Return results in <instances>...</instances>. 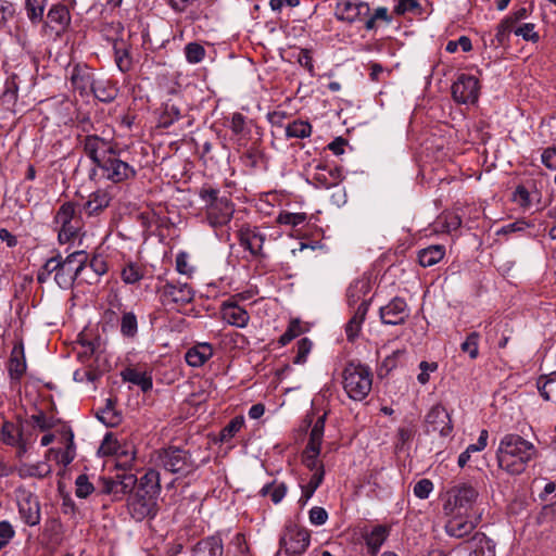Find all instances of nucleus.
<instances>
[{
    "label": "nucleus",
    "instance_id": "f257e3e1",
    "mask_svg": "<svg viewBox=\"0 0 556 556\" xmlns=\"http://www.w3.org/2000/svg\"><path fill=\"white\" fill-rule=\"evenodd\" d=\"M539 451L535 445L516 433L505 434L496 451L498 467L509 475H521L528 464L535 459Z\"/></svg>",
    "mask_w": 556,
    "mask_h": 556
},
{
    "label": "nucleus",
    "instance_id": "f03ea898",
    "mask_svg": "<svg viewBox=\"0 0 556 556\" xmlns=\"http://www.w3.org/2000/svg\"><path fill=\"white\" fill-rule=\"evenodd\" d=\"M160 473L153 469L147 471L127 497V510L136 521L152 519L156 516L160 494Z\"/></svg>",
    "mask_w": 556,
    "mask_h": 556
},
{
    "label": "nucleus",
    "instance_id": "7ed1b4c3",
    "mask_svg": "<svg viewBox=\"0 0 556 556\" xmlns=\"http://www.w3.org/2000/svg\"><path fill=\"white\" fill-rule=\"evenodd\" d=\"M87 261L88 255L85 251H75L65 258L58 254L47 260L40 267L37 273V281L45 283L53 274V280L60 288L70 289L85 268Z\"/></svg>",
    "mask_w": 556,
    "mask_h": 556
},
{
    "label": "nucleus",
    "instance_id": "20e7f679",
    "mask_svg": "<svg viewBox=\"0 0 556 556\" xmlns=\"http://www.w3.org/2000/svg\"><path fill=\"white\" fill-rule=\"evenodd\" d=\"M199 197L204 202L206 220L210 226L223 227L231 220L235 205L229 197L220 195L218 189L210 186H203L199 191Z\"/></svg>",
    "mask_w": 556,
    "mask_h": 556
},
{
    "label": "nucleus",
    "instance_id": "39448f33",
    "mask_svg": "<svg viewBox=\"0 0 556 556\" xmlns=\"http://www.w3.org/2000/svg\"><path fill=\"white\" fill-rule=\"evenodd\" d=\"M342 386L351 400H365L372 388L371 369L358 362H349L342 371Z\"/></svg>",
    "mask_w": 556,
    "mask_h": 556
},
{
    "label": "nucleus",
    "instance_id": "423d86ee",
    "mask_svg": "<svg viewBox=\"0 0 556 556\" xmlns=\"http://www.w3.org/2000/svg\"><path fill=\"white\" fill-rule=\"evenodd\" d=\"M156 465L165 471L186 478L199 469L192 454L178 446H168L157 451Z\"/></svg>",
    "mask_w": 556,
    "mask_h": 556
},
{
    "label": "nucleus",
    "instance_id": "0eeeda50",
    "mask_svg": "<svg viewBox=\"0 0 556 556\" xmlns=\"http://www.w3.org/2000/svg\"><path fill=\"white\" fill-rule=\"evenodd\" d=\"M53 225L58 231V240L65 244L79 236L84 228L81 211L72 201L60 205L53 217Z\"/></svg>",
    "mask_w": 556,
    "mask_h": 556
},
{
    "label": "nucleus",
    "instance_id": "6e6552de",
    "mask_svg": "<svg viewBox=\"0 0 556 556\" xmlns=\"http://www.w3.org/2000/svg\"><path fill=\"white\" fill-rule=\"evenodd\" d=\"M122 150L118 146L96 165L102 173V177L113 184H122L137 176V170L128 162L121 157Z\"/></svg>",
    "mask_w": 556,
    "mask_h": 556
},
{
    "label": "nucleus",
    "instance_id": "1a4fd4ad",
    "mask_svg": "<svg viewBox=\"0 0 556 556\" xmlns=\"http://www.w3.org/2000/svg\"><path fill=\"white\" fill-rule=\"evenodd\" d=\"M309 543V531L295 523L287 525L279 540L280 548L283 549L286 554L292 556H299L305 553Z\"/></svg>",
    "mask_w": 556,
    "mask_h": 556
},
{
    "label": "nucleus",
    "instance_id": "9d476101",
    "mask_svg": "<svg viewBox=\"0 0 556 556\" xmlns=\"http://www.w3.org/2000/svg\"><path fill=\"white\" fill-rule=\"evenodd\" d=\"M479 496L478 490L470 483H459L447 491V501L444 509L448 514H455L456 510L467 511L472 508Z\"/></svg>",
    "mask_w": 556,
    "mask_h": 556
},
{
    "label": "nucleus",
    "instance_id": "9b49d317",
    "mask_svg": "<svg viewBox=\"0 0 556 556\" xmlns=\"http://www.w3.org/2000/svg\"><path fill=\"white\" fill-rule=\"evenodd\" d=\"M134 473H118L114 478L102 477L99 479L100 493L111 495L112 501H122L126 494H130L138 483Z\"/></svg>",
    "mask_w": 556,
    "mask_h": 556
},
{
    "label": "nucleus",
    "instance_id": "f8f14e48",
    "mask_svg": "<svg viewBox=\"0 0 556 556\" xmlns=\"http://www.w3.org/2000/svg\"><path fill=\"white\" fill-rule=\"evenodd\" d=\"M78 140L83 146L86 155L94 165H97L102 157H105L113 149H115L116 146H118V143L112 138L100 136L98 134L85 136L79 135Z\"/></svg>",
    "mask_w": 556,
    "mask_h": 556
},
{
    "label": "nucleus",
    "instance_id": "ddd939ff",
    "mask_svg": "<svg viewBox=\"0 0 556 556\" xmlns=\"http://www.w3.org/2000/svg\"><path fill=\"white\" fill-rule=\"evenodd\" d=\"M160 300L163 304L186 305L192 302L194 291L187 282L166 281L157 288Z\"/></svg>",
    "mask_w": 556,
    "mask_h": 556
},
{
    "label": "nucleus",
    "instance_id": "4468645a",
    "mask_svg": "<svg viewBox=\"0 0 556 556\" xmlns=\"http://www.w3.org/2000/svg\"><path fill=\"white\" fill-rule=\"evenodd\" d=\"M72 15L63 3H54L50 7L43 22V29L56 37L63 36L70 28Z\"/></svg>",
    "mask_w": 556,
    "mask_h": 556
},
{
    "label": "nucleus",
    "instance_id": "2eb2a0df",
    "mask_svg": "<svg viewBox=\"0 0 556 556\" xmlns=\"http://www.w3.org/2000/svg\"><path fill=\"white\" fill-rule=\"evenodd\" d=\"M479 92V80L472 75L460 74L452 85V97L457 103H475L478 101Z\"/></svg>",
    "mask_w": 556,
    "mask_h": 556
},
{
    "label": "nucleus",
    "instance_id": "dca6fc26",
    "mask_svg": "<svg viewBox=\"0 0 556 556\" xmlns=\"http://www.w3.org/2000/svg\"><path fill=\"white\" fill-rule=\"evenodd\" d=\"M369 12V4L361 0H337L334 8V16L349 24L363 22Z\"/></svg>",
    "mask_w": 556,
    "mask_h": 556
},
{
    "label": "nucleus",
    "instance_id": "f3484780",
    "mask_svg": "<svg viewBox=\"0 0 556 556\" xmlns=\"http://www.w3.org/2000/svg\"><path fill=\"white\" fill-rule=\"evenodd\" d=\"M17 506L20 516L26 525L30 527L39 525L41 519L40 504L35 494L23 491Z\"/></svg>",
    "mask_w": 556,
    "mask_h": 556
},
{
    "label": "nucleus",
    "instance_id": "a211bd4d",
    "mask_svg": "<svg viewBox=\"0 0 556 556\" xmlns=\"http://www.w3.org/2000/svg\"><path fill=\"white\" fill-rule=\"evenodd\" d=\"M428 431L439 432L440 435L446 437L452 430L451 417L444 406L438 404L431 407L426 416Z\"/></svg>",
    "mask_w": 556,
    "mask_h": 556
},
{
    "label": "nucleus",
    "instance_id": "6ab92c4d",
    "mask_svg": "<svg viewBox=\"0 0 556 556\" xmlns=\"http://www.w3.org/2000/svg\"><path fill=\"white\" fill-rule=\"evenodd\" d=\"M380 318L387 325H401L408 317L407 304L404 299L394 298L387 305L380 307Z\"/></svg>",
    "mask_w": 556,
    "mask_h": 556
},
{
    "label": "nucleus",
    "instance_id": "aec40b11",
    "mask_svg": "<svg viewBox=\"0 0 556 556\" xmlns=\"http://www.w3.org/2000/svg\"><path fill=\"white\" fill-rule=\"evenodd\" d=\"M220 314L223 320L237 328L247 327L250 320L249 313L237 303V300H227L223 302Z\"/></svg>",
    "mask_w": 556,
    "mask_h": 556
},
{
    "label": "nucleus",
    "instance_id": "412c9836",
    "mask_svg": "<svg viewBox=\"0 0 556 556\" xmlns=\"http://www.w3.org/2000/svg\"><path fill=\"white\" fill-rule=\"evenodd\" d=\"M342 180L343 172L338 166L317 165L313 174V181L318 188L329 189L337 187Z\"/></svg>",
    "mask_w": 556,
    "mask_h": 556
},
{
    "label": "nucleus",
    "instance_id": "4be33fe9",
    "mask_svg": "<svg viewBox=\"0 0 556 556\" xmlns=\"http://www.w3.org/2000/svg\"><path fill=\"white\" fill-rule=\"evenodd\" d=\"M370 292V282L367 278H359L350 283L346 290V303L349 307H357L363 302L371 304V298H368Z\"/></svg>",
    "mask_w": 556,
    "mask_h": 556
},
{
    "label": "nucleus",
    "instance_id": "5701e85b",
    "mask_svg": "<svg viewBox=\"0 0 556 556\" xmlns=\"http://www.w3.org/2000/svg\"><path fill=\"white\" fill-rule=\"evenodd\" d=\"M264 241L265 236L256 227L244 226L239 230L240 245L253 256L261 255Z\"/></svg>",
    "mask_w": 556,
    "mask_h": 556
},
{
    "label": "nucleus",
    "instance_id": "b1692460",
    "mask_svg": "<svg viewBox=\"0 0 556 556\" xmlns=\"http://www.w3.org/2000/svg\"><path fill=\"white\" fill-rule=\"evenodd\" d=\"M112 197L108 190L98 189L90 193L80 211L89 217L98 216L110 205Z\"/></svg>",
    "mask_w": 556,
    "mask_h": 556
},
{
    "label": "nucleus",
    "instance_id": "393cba45",
    "mask_svg": "<svg viewBox=\"0 0 556 556\" xmlns=\"http://www.w3.org/2000/svg\"><path fill=\"white\" fill-rule=\"evenodd\" d=\"M26 359L23 342H17L10 354L8 362V372L11 380L20 381L26 372Z\"/></svg>",
    "mask_w": 556,
    "mask_h": 556
},
{
    "label": "nucleus",
    "instance_id": "a878e982",
    "mask_svg": "<svg viewBox=\"0 0 556 556\" xmlns=\"http://www.w3.org/2000/svg\"><path fill=\"white\" fill-rule=\"evenodd\" d=\"M71 83L73 87L85 94L91 90L94 83L93 74L87 65L76 64L71 71Z\"/></svg>",
    "mask_w": 556,
    "mask_h": 556
},
{
    "label": "nucleus",
    "instance_id": "bb28decb",
    "mask_svg": "<svg viewBox=\"0 0 556 556\" xmlns=\"http://www.w3.org/2000/svg\"><path fill=\"white\" fill-rule=\"evenodd\" d=\"M367 312L368 304L366 302H363V304H359L355 308L353 316L345 325V334L348 341L353 342L359 336L362 325L366 318Z\"/></svg>",
    "mask_w": 556,
    "mask_h": 556
},
{
    "label": "nucleus",
    "instance_id": "cd10ccee",
    "mask_svg": "<svg viewBox=\"0 0 556 556\" xmlns=\"http://www.w3.org/2000/svg\"><path fill=\"white\" fill-rule=\"evenodd\" d=\"M213 356V346L210 343H199L190 348L185 359L189 366L201 367Z\"/></svg>",
    "mask_w": 556,
    "mask_h": 556
},
{
    "label": "nucleus",
    "instance_id": "c85d7f7f",
    "mask_svg": "<svg viewBox=\"0 0 556 556\" xmlns=\"http://www.w3.org/2000/svg\"><path fill=\"white\" fill-rule=\"evenodd\" d=\"M28 433L24 432L23 422L14 424L12 421H4L0 430V440L7 445H14Z\"/></svg>",
    "mask_w": 556,
    "mask_h": 556
},
{
    "label": "nucleus",
    "instance_id": "c756f323",
    "mask_svg": "<svg viewBox=\"0 0 556 556\" xmlns=\"http://www.w3.org/2000/svg\"><path fill=\"white\" fill-rule=\"evenodd\" d=\"M51 466L47 462H39L37 464H22L16 468L20 478H39L42 479L51 473Z\"/></svg>",
    "mask_w": 556,
    "mask_h": 556
},
{
    "label": "nucleus",
    "instance_id": "7c9ffc66",
    "mask_svg": "<svg viewBox=\"0 0 556 556\" xmlns=\"http://www.w3.org/2000/svg\"><path fill=\"white\" fill-rule=\"evenodd\" d=\"M90 91L101 102H111L117 97V89L109 79H96Z\"/></svg>",
    "mask_w": 556,
    "mask_h": 556
},
{
    "label": "nucleus",
    "instance_id": "2f4dec72",
    "mask_svg": "<svg viewBox=\"0 0 556 556\" xmlns=\"http://www.w3.org/2000/svg\"><path fill=\"white\" fill-rule=\"evenodd\" d=\"M114 61L122 73H127L132 67V58L129 49L123 40H115L113 43Z\"/></svg>",
    "mask_w": 556,
    "mask_h": 556
},
{
    "label": "nucleus",
    "instance_id": "473e14b6",
    "mask_svg": "<svg viewBox=\"0 0 556 556\" xmlns=\"http://www.w3.org/2000/svg\"><path fill=\"white\" fill-rule=\"evenodd\" d=\"M124 381L138 386L143 392L152 389V377L146 371H140L136 368H126L122 371Z\"/></svg>",
    "mask_w": 556,
    "mask_h": 556
},
{
    "label": "nucleus",
    "instance_id": "72a5a7b5",
    "mask_svg": "<svg viewBox=\"0 0 556 556\" xmlns=\"http://www.w3.org/2000/svg\"><path fill=\"white\" fill-rule=\"evenodd\" d=\"M444 245H430L418 252V262L422 267H431L438 264L444 257Z\"/></svg>",
    "mask_w": 556,
    "mask_h": 556
},
{
    "label": "nucleus",
    "instance_id": "f704fd0d",
    "mask_svg": "<svg viewBox=\"0 0 556 556\" xmlns=\"http://www.w3.org/2000/svg\"><path fill=\"white\" fill-rule=\"evenodd\" d=\"M475 526L471 521L465 520L462 517H453L445 526V531L448 535L455 538H464L473 530Z\"/></svg>",
    "mask_w": 556,
    "mask_h": 556
},
{
    "label": "nucleus",
    "instance_id": "c9c22d12",
    "mask_svg": "<svg viewBox=\"0 0 556 556\" xmlns=\"http://www.w3.org/2000/svg\"><path fill=\"white\" fill-rule=\"evenodd\" d=\"M228 127L237 140L247 139L251 131L247 117L239 112L231 115Z\"/></svg>",
    "mask_w": 556,
    "mask_h": 556
},
{
    "label": "nucleus",
    "instance_id": "e433bc0d",
    "mask_svg": "<svg viewBox=\"0 0 556 556\" xmlns=\"http://www.w3.org/2000/svg\"><path fill=\"white\" fill-rule=\"evenodd\" d=\"M388 536V530L383 526L375 527L366 536L368 552L376 555Z\"/></svg>",
    "mask_w": 556,
    "mask_h": 556
},
{
    "label": "nucleus",
    "instance_id": "4c0bfd02",
    "mask_svg": "<svg viewBox=\"0 0 556 556\" xmlns=\"http://www.w3.org/2000/svg\"><path fill=\"white\" fill-rule=\"evenodd\" d=\"M24 4L27 18L33 25L43 22L47 0H25Z\"/></svg>",
    "mask_w": 556,
    "mask_h": 556
},
{
    "label": "nucleus",
    "instance_id": "58836bf2",
    "mask_svg": "<svg viewBox=\"0 0 556 556\" xmlns=\"http://www.w3.org/2000/svg\"><path fill=\"white\" fill-rule=\"evenodd\" d=\"M180 117L181 112L179 105L172 101H167L163 105V110L159 118V126L162 128H168Z\"/></svg>",
    "mask_w": 556,
    "mask_h": 556
},
{
    "label": "nucleus",
    "instance_id": "ea45409f",
    "mask_svg": "<svg viewBox=\"0 0 556 556\" xmlns=\"http://www.w3.org/2000/svg\"><path fill=\"white\" fill-rule=\"evenodd\" d=\"M287 490L288 488L285 482H278L275 480L270 483L265 484L260 490V494L262 496H269L274 504H278L286 496Z\"/></svg>",
    "mask_w": 556,
    "mask_h": 556
},
{
    "label": "nucleus",
    "instance_id": "a19ab883",
    "mask_svg": "<svg viewBox=\"0 0 556 556\" xmlns=\"http://www.w3.org/2000/svg\"><path fill=\"white\" fill-rule=\"evenodd\" d=\"M476 547L470 552L469 556H494L495 544L484 534H476L472 538Z\"/></svg>",
    "mask_w": 556,
    "mask_h": 556
},
{
    "label": "nucleus",
    "instance_id": "79ce46f5",
    "mask_svg": "<svg viewBox=\"0 0 556 556\" xmlns=\"http://www.w3.org/2000/svg\"><path fill=\"white\" fill-rule=\"evenodd\" d=\"M200 551H205L208 556H223L224 545L223 540L218 534L211 535L197 544Z\"/></svg>",
    "mask_w": 556,
    "mask_h": 556
},
{
    "label": "nucleus",
    "instance_id": "37998d69",
    "mask_svg": "<svg viewBox=\"0 0 556 556\" xmlns=\"http://www.w3.org/2000/svg\"><path fill=\"white\" fill-rule=\"evenodd\" d=\"M320 454V446L307 444L303 454V464L311 471H316L317 469H324V465L318 460V456Z\"/></svg>",
    "mask_w": 556,
    "mask_h": 556
},
{
    "label": "nucleus",
    "instance_id": "c03bdc74",
    "mask_svg": "<svg viewBox=\"0 0 556 556\" xmlns=\"http://www.w3.org/2000/svg\"><path fill=\"white\" fill-rule=\"evenodd\" d=\"M312 134V125L306 121H294L286 127L287 138H300L304 139L309 137Z\"/></svg>",
    "mask_w": 556,
    "mask_h": 556
},
{
    "label": "nucleus",
    "instance_id": "a18cd8bd",
    "mask_svg": "<svg viewBox=\"0 0 556 556\" xmlns=\"http://www.w3.org/2000/svg\"><path fill=\"white\" fill-rule=\"evenodd\" d=\"M379 21L384 22L386 24H390L392 22V16L389 14L386 7L377 8L372 14L369 13V16L364 20L365 28L367 30L375 29Z\"/></svg>",
    "mask_w": 556,
    "mask_h": 556
},
{
    "label": "nucleus",
    "instance_id": "49530a36",
    "mask_svg": "<svg viewBox=\"0 0 556 556\" xmlns=\"http://www.w3.org/2000/svg\"><path fill=\"white\" fill-rule=\"evenodd\" d=\"M138 332V320L132 312H126L121 319V333L127 338H134Z\"/></svg>",
    "mask_w": 556,
    "mask_h": 556
},
{
    "label": "nucleus",
    "instance_id": "de8ad7c7",
    "mask_svg": "<svg viewBox=\"0 0 556 556\" xmlns=\"http://www.w3.org/2000/svg\"><path fill=\"white\" fill-rule=\"evenodd\" d=\"M514 34L532 43L540 41V35L536 31V25L534 23H523L518 26L516 25L514 27Z\"/></svg>",
    "mask_w": 556,
    "mask_h": 556
},
{
    "label": "nucleus",
    "instance_id": "09e8293b",
    "mask_svg": "<svg viewBox=\"0 0 556 556\" xmlns=\"http://www.w3.org/2000/svg\"><path fill=\"white\" fill-rule=\"evenodd\" d=\"M244 418L243 416H236L232 418L228 425H226L220 431V441L228 442L231 440L243 427Z\"/></svg>",
    "mask_w": 556,
    "mask_h": 556
},
{
    "label": "nucleus",
    "instance_id": "8fccbe9b",
    "mask_svg": "<svg viewBox=\"0 0 556 556\" xmlns=\"http://www.w3.org/2000/svg\"><path fill=\"white\" fill-rule=\"evenodd\" d=\"M122 279L127 285H134L143 278V270L136 263H128L122 270Z\"/></svg>",
    "mask_w": 556,
    "mask_h": 556
},
{
    "label": "nucleus",
    "instance_id": "3c124183",
    "mask_svg": "<svg viewBox=\"0 0 556 556\" xmlns=\"http://www.w3.org/2000/svg\"><path fill=\"white\" fill-rule=\"evenodd\" d=\"M206 51L204 47L198 42H189L185 47L186 60L190 64H197L203 61Z\"/></svg>",
    "mask_w": 556,
    "mask_h": 556
},
{
    "label": "nucleus",
    "instance_id": "603ef678",
    "mask_svg": "<svg viewBox=\"0 0 556 556\" xmlns=\"http://www.w3.org/2000/svg\"><path fill=\"white\" fill-rule=\"evenodd\" d=\"M479 340L480 334L476 331H472L460 344V350L464 353H467L471 359H476L479 356Z\"/></svg>",
    "mask_w": 556,
    "mask_h": 556
},
{
    "label": "nucleus",
    "instance_id": "864d4df0",
    "mask_svg": "<svg viewBox=\"0 0 556 556\" xmlns=\"http://www.w3.org/2000/svg\"><path fill=\"white\" fill-rule=\"evenodd\" d=\"M327 413H324L321 416H319L316 421L314 422L311 433H309V440L307 444L312 445H321L323 438H324V431H325V422H326Z\"/></svg>",
    "mask_w": 556,
    "mask_h": 556
},
{
    "label": "nucleus",
    "instance_id": "5fc2aeb1",
    "mask_svg": "<svg viewBox=\"0 0 556 556\" xmlns=\"http://www.w3.org/2000/svg\"><path fill=\"white\" fill-rule=\"evenodd\" d=\"M98 419L106 427H116L121 420V415L114 407H103L97 413Z\"/></svg>",
    "mask_w": 556,
    "mask_h": 556
},
{
    "label": "nucleus",
    "instance_id": "6e6d98bb",
    "mask_svg": "<svg viewBox=\"0 0 556 556\" xmlns=\"http://www.w3.org/2000/svg\"><path fill=\"white\" fill-rule=\"evenodd\" d=\"M302 331L303 329L300 320L293 319L289 323L287 330L280 336L278 343L281 346H285L288 343H290L293 339L299 337L302 333Z\"/></svg>",
    "mask_w": 556,
    "mask_h": 556
},
{
    "label": "nucleus",
    "instance_id": "4d7b16f0",
    "mask_svg": "<svg viewBox=\"0 0 556 556\" xmlns=\"http://www.w3.org/2000/svg\"><path fill=\"white\" fill-rule=\"evenodd\" d=\"M75 486V494L79 498H86L94 491L93 484L89 481L86 475H79L76 478Z\"/></svg>",
    "mask_w": 556,
    "mask_h": 556
},
{
    "label": "nucleus",
    "instance_id": "13d9d810",
    "mask_svg": "<svg viewBox=\"0 0 556 556\" xmlns=\"http://www.w3.org/2000/svg\"><path fill=\"white\" fill-rule=\"evenodd\" d=\"M306 218L307 216L305 213L281 212L277 217V222L280 225H289L292 227H296L299 225H302L306 220Z\"/></svg>",
    "mask_w": 556,
    "mask_h": 556
},
{
    "label": "nucleus",
    "instance_id": "bf43d9fd",
    "mask_svg": "<svg viewBox=\"0 0 556 556\" xmlns=\"http://www.w3.org/2000/svg\"><path fill=\"white\" fill-rule=\"evenodd\" d=\"M29 421L41 431L50 430L56 425V420L53 417L47 416L43 412L31 415Z\"/></svg>",
    "mask_w": 556,
    "mask_h": 556
},
{
    "label": "nucleus",
    "instance_id": "052dcab7",
    "mask_svg": "<svg viewBox=\"0 0 556 556\" xmlns=\"http://www.w3.org/2000/svg\"><path fill=\"white\" fill-rule=\"evenodd\" d=\"M510 33H514V26L504 17L496 26L495 40L497 46H504L508 41Z\"/></svg>",
    "mask_w": 556,
    "mask_h": 556
},
{
    "label": "nucleus",
    "instance_id": "680f3d73",
    "mask_svg": "<svg viewBox=\"0 0 556 556\" xmlns=\"http://www.w3.org/2000/svg\"><path fill=\"white\" fill-rule=\"evenodd\" d=\"M312 341L308 338H302L296 343V355L293 358L294 364H304L312 350Z\"/></svg>",
    "mask_w": 556,
    "mask_h": 556
},
{
    "label": "nucleus",
    "instance_id": "e2e57ef3",
    "mask_svg": "<svg viewBox=\"0 0 556 556\" xmlns=\"http://www.w3.org/2000/svg\"><path fill=\"white\" fill-rule=\"evenodd\" d=\"M532 7L533 5L531 4L529 8H527V7L517 8L510 14L505 16V18L515 27L521 21L528 18V16L532 12Z\"/></svg>",
    "mask_w": 556,
    "mask_h": 556
},
{
    "label": "nucleus",
    "instance_id": "0e129e2a",
    "mask_svg": "<svg viewBox=\"0 0 556 556\" xmlns=\"http://www.w3.org/2000/svg\"><path fill=\"white\" fill-rule=\"evenodd\" d=\"M176 270L181 275L190 276L193 271L192 266L189 264V255L187 252H179L176 256Z\"/></svg>",
    "mask_w": 556,
    "mask_h": 556
},
{
    "label": "nucleus",
    "instance_id": "69168bd1",
    "mask_svg": "<svg viewBox=\"0 0 556 556\" xmlns=\"http://www.w3.org/2000/svg\"><path fill=\"white\" fill-rule=\"evenodd\" d=\"M420 374L417 376V380L420 384H426L429 382V372H433L438 369V363L435 362H426L422 361L419 364Z\"/></svg>",
    "mask_w": 556,
    "mask_h": 556
},
{
    "label": "nucleus",
    "instance_id": "338daca9",
    "mask_svg": "<svg viewBox=\"0 0 556 556\" xmlns=\"http://www.w3.org/2000/svg\"><path fill=\"white\" fill-rule=\"evenodd\" d=\"M433 490V483L429 479L419 480L414 486V494L421 500L428 498Z\"/></svg>",
    "mask_w": 556,
    "mask_h": 556
},
{
    "label": "nucleus",
    "instance_id": "774afa93",
    "mask_svg": "<svg viewBox=\"0 0 556 556\" xmlns=\"http://www.w3.org/2000/svg\"><path fill=\"white\" fill-rule=\"evenodd\" d=\"M532 225L525 219H518L514 223L503 226L500 230H497V235H508L513 232L523 231Z\"/></svg>",
    "mask_w": 556,
    "mask_h": 556
}]
</instances>
